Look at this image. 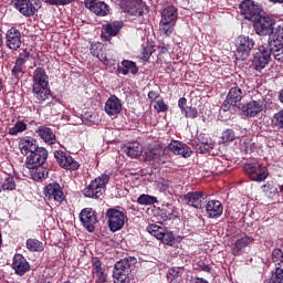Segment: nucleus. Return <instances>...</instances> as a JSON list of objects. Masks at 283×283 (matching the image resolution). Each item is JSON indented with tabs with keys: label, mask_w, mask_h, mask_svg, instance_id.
Listing matches in <instances>:
<instances>
[{
	"label": "nucleus",
	"mask_w": 283,
	"mask_h": 283,
	"mask_svg": "<svg viewBox=\"0 0 283 283\" xmlns=\"http://www.w3.org/2000/svg\"><path fill=\"white\" fill-rule=\"evenodd\" d=\"M269 50L275 61L279 63H283V44H277L276 43H269Z\"/></svg>",
	"instance_id": "obj_39"
},
{
	"label": "nucleus",
	"mask_w": 283,
	"mask_h": 283,
	"mask_svg": "<svg viewBox=\"0 0 283 283\" xmlns=\"http://www.w3.org/2000/svg\"><path fill=\"white\" fill-rule=\"evenodd\" d=\"M156 187L160 193H170L169 188L171 187V180L161 178L156 181Z\"/></svg>",
	"instance_id": "obj_47"
},
{
	"label": "nucleus",
	"mask_w": 283,
	"mask_h": 283,
	"mask_svg": "<svg viewBox=\"0 0 283 283\" xmlns=\"http://www.w3.org/2000/svg\"><path fill=\"white\" fill-rule=\"evenodd\" d=\"M123 29V22L115 21L113 23H107L103 27L102 30V39H105V41H109L112 36H116L118 32Z\"/></svg>",
	"instance_id": "obj_31"
},
{
	"label": "nucleus",
	"mask_w": 283,
	"mask_h": 283,
	"mask_svg": "<svg viewBox=\"0 0 283 283\" xmlns=\"http://www.w3.org/2000/svg\"><path fill=\"white\" fill-rule=\"evenodd\" d=\"M264 283H283V261L275 264V270L272 272V279Z\"/></svg>",
	"instance_id": "obj_40"
},
{
	"label": "nucleus",
	"mask_w": 283,
	"mask_h": 283,
	"mask_svg": "<svg viewBox=\"0 0 283 283\" xmlns=\"http://www.w3.org/2000/svg\"><path fill=\"white\" fill-rule=\"evenodd\" d=\"M155 109L158 112H167L169 109V106H167V104L165 103V101L163 99H158L155 105H154Z\"/></svg>",
	"instance_id": "obj_58"
},
{
	"label": "nucleus",
	"mask_w": 283,
	"mask_h": 283,
	"mask_svg": "<svg viewBox=\"0 0 283 283\" xmlns=\"http://www.w3.org/2000/svg\"><path fill=\"white\" fill-rule=\"evenodd\" d=\"M242 98H244V91L240 86H232L222 104L223 112H229L231 107H235Z\"/></svg>",
	"instance_id": "obj_15"
},
{
	"label": "nucleus",
	"mask_w": 283,
	"mask_h": 283,
	"mask_svg": "<svg viewBox=\"0 0 283 283\" xmlns=\"http://www.w3.org/2000/svg\"><path fill=\"white\" fill-rule=\"evenodd\" d=\"M33 95L36 101L43 103L52 96V91H50V86H33Z\"/></svg>",
	"instance_id": "obj_37"
},
{
	"label": "nucleus",
	"mask_w": 283,
	"mask_h": 283,
	"mask_svg": "<svg viewBox=\"0 0 283 283\" xmlns=\"http://www.w3.org/2000/svg\"><path fill=\"white\" fill-rule=\"evenodd\" d=\"M137 202L139 205H142L143 207H149L151 205H157L158 202V198L157 197H154L151 195H140L138 198H137Z\"/></svg>",
	"instance_id": "obj_44"
},
{
	"label": "nucleus",
	"mask_w": 283,
	"mask_h": 283,
	"mask_svg": "<svg viewBox=\"0 0 283 283\" xmlns=\"http://www.w3.org/2000/svg\"><path fill=\"white\" fill-rule=\"evenodd\" d=\"M161 21L176 23L178 21V9L174 6H168L161 11Z\"/></svg>",
	"instance_id": "obj_38"
},
{
	"label": "nucleus",
	"mask_w": 283,
	"mask_h": 283,
	"mask_svg": "<svg viewBox=\"0 0 283 283\" xmlns=\"http://www.w3.org/2000/svg\"><path fill=\"white\" fill-rule=\"evenodd\" d=\"M271 61V50L269 46L261 45L253 53L252 65L256 72H262Z\"/></svg>",
	"instance_id": "obj_5"
},
{
	"label": "nucleus",
	"mask_w": 283,
	"mask_h": 283,
	"mask_svg": "<svg viewBox=\"0 0 283 283\" xmlns=\"http://www.w3.org/2000/svg\"><path fill=\"white\" fill-rule=\"evenodd\" d=\"M104 111L107 116H118L123 112V102L116 95H111L105 103Z\"/></svg>",
	"instance_id": "obj_18"
},
{
	"label": "nucleus",
	"mask_w": 283,
	"mask_h": 283,
	"mask_svg": "<svg viewBox=\"0 0 283 283\" xmlns=\"http://www.w3.org/2000/svg\"><path fill=\"white\" fill-rule=\"evenodd\" d=\"M198 142V154H210L211 156H216V153L213 151L216 142H213V139L207 137V135H199Z\"/></svg>",
	"instance_id": "obj_22"
},
{
	"label": "nucleus",
	"mask_w": 283,
	"mask_h": 283,
	"mask_svg": "<svg viewBox=\"0 0 283 283\" xmlns=\"http://www.w3.org/2000/svg\"><path fill=\"white\" fill-rule=\"evenodd\" d=\"M147 231H148V233H150V235H153L157 240H163V238H165V232L167 230H165V228L157 226V224H149L147 227Z\"/></svg>",
	"instance_id": "obj_43"
},
{
	"label": "nucleus",
	"mask_w": 283,
	"mask_h": 283,
	"mask_svg": "<svg viewBox=\"0 0 283 283\" xmlns=\"http://www.w3.org/2000/svg\"><path fill=\"white\" fill-rule=\"evenodd\" d=\"M254 30L259 36H271L275 30V19L261 15L254 21Z\"/></svg>",
	"instance_id": "obj_6"
},
{
	"label": "nucleus",
	"mask_w": 283,
	"mask_h": 283,
	"mask_svg": "<svg viewBox=\"0 0 283 283\" xmlns=\"http://www.w3.org/2000/svg\"><path fill=\"white\" fill-rule=\"evenodd\" d=\"M159 25L163 34H165L166 36H170V34L174 33V27L176 25V22H168L165 20H160Z\"/></svg>",
	"instance_id": "obj_48"
},
{
	"label": "nucleus",
	"mask_w": 283,
	"mask_h": 283,
	"mask_svg": "<svg viewBox=\"0 0 283 283\" xmlns=\"http://www.w3.org/2000/svg\"><path fill=\"white\" fill-rule=\"evenodd\" d=\"M178 107L180 108V112H184L187 107V98L186 97H180L178 101Z\"/></svg>",
	"instance_id": "obj_60"
},
{
	"label": "nucleus",
	"mask_w": 283,
	"mask_h": 283,
	"mask_svg": "<svg viewBox=\"0 0 283 283\" xmlns=\"http://www.w3.org/2000/svg\"><path fill=\"white\" fill-rule=\"evenodd\" d=\"M109 182V175H102L94 180L84 189V196L86 198H101L105 187Z\"/></svg>",
	"instance_id": "obj_3"
},
{
	"label": "nucleus",
	"mask_w": 283,
	"mask_h": 283,
	"mask_svg": "<svg viewBox=\"0 0 283 283\" xmlns=\"http://www.w3.org/2000/svg\"><path fill=\"white\" fill-rule=\"evenodd\" d=\"M29 169H31V177L33 178V180L38 182L39 180H43L48 178V172L45 171L44 168L36 167V168H29Z\"/></svg>",
	"instance_id": "obj_46"
},
{
	"label": "nucleus",
	"mask_w": 283,
	"mask_h": 283,
	"mask_svg": "<svg viewBox=\"0 0 283 283\" xmlns=\"http://www.w3.org/2000/svg\"><path fill=\"white\" fill-rule=\"evenodd\" d=\"M105 218L107 219L108 229L112 233L120 231L127 222V211L119 208H108L105 212Z\"/></svg>",
	"instance_id": "obj_2"
},
{
	"label": "nucleus",
	"mask_w": 283,
	"mask_h": 283,
	"mask_svg": "<svg viewBox=\"0 0 283 283\" xmlns=\"http://www.w3.org/2000/svg\"><path fill=\"white\" fill-rule=\"evenodd\" d=\"M120 9L130 17H143L147 10V6L143 0H122Z\"/></svg>",
	"instance_id": "obj_7"
},
{
	"label": "nucleus",
	"mask_w": 283,
	"mask_h": 283,
	"mask_svg": "<svg viewBox=\"0 0 283 283\" xmlns=\"http://www.w3.org/2000/svg\"><path fill=\"white\" fill-rule=\"evenodd\" d=\"M271 3H283V0H269Z\"/></svg>",
	"instance_id": "obj_64"
},
{
	"label": "nucleus",
	"mask_w": 283,
	"mask_h": 283,
	"mask_svg": "<svg viewBox=\"0 0 283 283\" xmlns=\"http://www.w3.org/2000/svg\"><path fill=\"white\" fill-rule=\"evenodd\" d=\"M161 242L164 244H167L168 247H174V244L176 243V237H174V233L166 230L164 232V238L161 239Z\"/></svg>",
	"instance_id": "obj_53"
},
{
	"label": "nucleus",
	"mask_w": 283,
	"mask_h": 283,
	"mask_svg": "<svg viewBox=\"0 0 283 283\" xmlns=\"http://www.w3.org/2000/svg\"><path fill=\"white\" fill-rule=\"evenodd\" d=\"M90 50L92 56H96L104 65H112V57L107 56V53L103 51V43H92Z\"/></svg>",
	"instance_id": "obj_27"
},
{
	"label": "nucleus",
	"mask_w": 283,
	"mask_h": 283,
	"mask_svg": "<svg viewBox=\"0 0 283 283\" xmlns=\"http://www.w3.org/2000/svg\"><path fill=\"white\" fill-rule=\"evenodd\" d=\"M25 129H28V124H25L22 120H18L13 127H11L9 129V135L10 136H17L19 134H23V132H25Z\"/></svg>",
	"instance_id": "obj_45"
},
{
	"label": "nucleus",
	"mask_w": 283,
	"mask_h": 283,
	"mask_svg": "<svg viewBox=\"0 0 283 283\" xmlns=\"http://www.w3.org/2000/svg\"><path fill=\"white\" fill-rule=\"evenodd\" d=\"M39 147L36 139L32 137H24L20 139L19 149L23 156H28V154H33Z\"/></svg>",
	"instance_id": "obj_30"
},
{
	"label": "nucleus",
	"mask_w": 283,
	"mask_h": 283,
	"mask_svg": "<svg viewBox=\"0 0 283 283\" xmlns=\"http://www.w3.org/2000/svg\"><path fill=\"white\" fill-rule=\"evenodd\" d=\"M44 196L49 200H54L55 202H62L65 200L63 188H61V185L56 182L49 184L44 187Z\"/></svg>",
	"instance_id": "obj_17"
},
{
	"label": "nucleus",
	"mask_w": 283,
	"mask_h": 283,
	"mask_svg": "<svg viewBox=\"0 0 283 283\" xmlns=\"http://www.w3.org/2000/svg\"><path fill=\"white\" fill-rule=\"evenodd\" d=\"M154 54V46L151 44L143 45V59L144 61H149V56Z\"/></svg>",
	"instance_id": "obj_54"
},
{
	"label": "nucleus",
	"mask_w": 283,
	"mask_h": 283,
	"mask_svg": "<svg viewBox=\"0 0 283 283\" xmlns=\"http://www.w3.org/2000/svg\"><path fill=\"white\" fill-rule=\"evenodd\" d=\"M35 134L45 143L46 145H55L56 144V135L54 130L48 126H39L35 129Z\"/></svg>",
	"instance_id": "obj_26"
},
{
	"label": "nucleus",
	"mask_w": 283,
	"mask_h": 283,
	"mask_svg": "<svg viewBox=\"0 0 283 283\" xmlns=\"http://www.w3.org/2000/svg\"><path fill=\"white\" fill-rule=\"evenodd\" d=\"M33 86H50V77L43 67L33 71Z\"/></svg>",
	"instance_id": "obj_33"
},
{
	"label": "nucleus",
	"mask_w": 283,
	"mask_h": 283,
	"mask_svg": "<svg viewBox=\"0 0 283 283\" xmlns=\"http://www.w3.org/2000/svg\"><path fill=\"white\" fill-rule=\"evenodd\" d=\"M159 96L158 92L156 91H150L148 92V98L151 103H154V101Z\"/></svg>",
	"instance_id": "obj_61"
},
{
	"label": "nucleus",
	"mask_w": 283,
	"mask_h": 283,
	"mask_svg": "<svg viewBox=\"0 0 283 283\" xmlns=\"http://www.w3.org/2000/svg\"><path fill=\"white\" fill-rule=\"evenodd\" d=\"M27 249L31 253H41L44 249L43 242L39 241V239H28Z\"/></svg>",
	"instance_id": "obj_42"
},
{
	"label": "nucleus",
	"mask_w": 283,
	"mask_h": 283,
	"mask_svg": "<svg viewBox=\"0 0 283 283\" xmlns=\"http://www.w3.org/2000/svg\"><path fill=\"white\" fill-rule=\"evenodd\" d=\"M244 151L245 154H254V151H258V145L255 144V142H244Z\"/></svg>",
	"instance_id": "obj_55"
},
{
	"label": "nucleus",
	"mask_w": 283,
	"mask_h": 283,
	"mask_svg": "<svg viewBox=\"0 0 283 283\" xmlns=\"http://www.w3.org/2000/svg\"><path fill=\"white\" fill-rule=\"evenodd\" d=\"M80 222L88 233H94L98 224V214L92 208H84L80 212Z\"/></svg>",
	"instance_id": "obj_11"
},
{
	"label": "nucleus",
	"mask_w": 283,
	"mask_h": 283,
	"mask_svg": "<svg viewBox=\"0 0 283 283\" xmlns=\"http://www.w3.org/2000/svg\"><path fill=\"white\" fill-rule=\"evenodd\" d=\"M21 31L17 28H11L7 31V45L10 50H19L21 48Z\"/></svg>",
	"instance_id": "obj_28"
},
{
	"label": "nucleus",
	"mask_w": 283,
	"mask_h": 283,
	"mask_svg": "<svg viewBox=\"0 0 283 283\" xmlns=\"http://www.w3.org/2000/svg\"><path fill=\"white\" fill-rule=\"evenodd\" d=\"M138 260L134 256H128L116 262L114 265L113 279L115 283H129V273L134 271V266Z\"/></svg>",
	"instance_id": "obj_1"
},
{
	"label": "nucleus",
	"mask_w": 283,
	"mask_h": 283,
	"mask_svg": "<svg viewBox=\"0 0 283 283\" xmlns=\"http://www.w3.org/2000/svg\"><path fill=\"white\" fill-rule=\"evenodd\" d=\"M181 114L186 116V118H198V108L187 106L186 108H184V111H181Z\"/></svg>",
	"instance_id": "obj_52"
},
{
	"label": "nucleus",
	"mask_w": 283,
	"mask_h": 283,
	"mask_svg": "<svg viewBox=\"0 0 283 283\" xmlns=\"http://www.w3.org/2000/svg\"><path fill=\"white\" fill-rule=\"evenodd\" d=\"M123 149L129 158H138L143 154V146L138 142L126 144Z\"/></svg>",
	"instance_id": "obj_35"
},
{
	"label": "nucleus",
	"mask_w": 283,
	"mask_h": 283,
	"mask_svg": "<svg viewBox=\"0 0 283 283\" xmlns=\"http://www.w3.org/2000/svg\"><path fill=\"white\" fill-rule=\"evenodd\" d=\"M253 48H255V41L252 38L247 35L239 36L237 40V56L245 61V59H249Z\"/></svg>",
	"instance_id": "obj_13"
},
{
	"label": "nucleus",
	"mask_w": 283,
	"mask_h": 283,
	"mask_svg": "<svg viewBox=\"0 0 283 283\" xmlns=\"http://www.w3.org/2000/svg\"><path fill=\"white\" fill-rule=\"evenodd\" d=\"M54 158L56 163H59L60 167H62V169H66L67 171H76V169L81 167L76 159L63 150H54Z\"/></svg>",
	"instance_id": "obj_14"
},
{
	"label": "nucleus",
	"mask_w": 283,
	"mask_h": 283,
	"mask_svg": "<svg viewBox=\"0 0 283 283\" xmlns=\"http://www.w3.org/2000/svg\"><path fill=\"white\" fill-rule=\"evenodd\" d=\"M240 12L248 21H258L262 15V8L253 0H243L239 6Z\"/></svg>",
	"instance_id": "obj_4"
},
{
	"label": "nucleus",
	"mask_w": 283,
	"mask_h": 283,
	"mask_svg": "<svg viewBox=\"0 0 283 283\" xmlns=\"http://www.w3.org/2000/svg\"><path fill=\"white\" fill-rule=\"evenodd\" d=\"M191 283H209V282L205 279L197 277Z\"/></svg>",
	"instance_id": "obj_62"
},
{
	"label": "nucleus",
	"mask_w": 283,
	"mask_h": 283,
	"mask_svg": "<svg viewBox=\"0 0 283 283\" xmlns=\"http://www.w3.org/2000/svg\"><path fill=\"white\" fill-rule=\"evenodd\" d=\"M45 160H48V149L40 147L27 156L25 167L27 169H36V167L45 165Z\"/></svg>",
	"instance_id": "obj_12"
},
{
	"label": "nucleus",
	"mask_w": 283,
	"mask_h": 283,
	"mask_svg": "<svg viewBox=\"0 0 283 283\" xmlns=\"http://www.w3.org/2000/svg\"><path fill=\"white\" fill-rule=\"evenodd\" d=\"M182 275H185V268H170L167 272V280L170 283H182Z\"/></svg>",
	"instance_id": "obj_36"
},
{
	"label": "nucleus",
	"mask_w": 283,
	"mask_h": 283,
	"mask_svg": "<svg viewBox=\"0 0 283 283\" xmlns=\"http://www.w3.org/2000/svg\"><path fill=\"white\" fill-rule=\"evenodd\" d=\"M224 207L220 200H210L206 203V213L208 218L218 219L222 216Z\"/></svg>",
	"instance_id": "obj_25"
},
{
	"label": "nucleus",
	"mask_w": 283,
	"mask_h": 283,
	"mask_svg": "<svg viewBox=\"0 0 283 283\" xmlns=\"http://www.w3.org/2000/svg\"><path fill=\"white\" fill-rule=\"evenodd\" d=\"M221 140L223 144L233 143L235 140V132L233 129H226L222 133Z\"/></svg>",
	"instance_id": "obj_51"
},
{
	"label": "nucleus",
	"mask_w": 283,
	"mask_h": 283,
	"mask_svg": "<svg viewBox=\"0 0 283 283\" xmlns=\"http://www.w3.org/2000/svg\"><path fill=\"white\" fill-rule=\"evenodd\" d=\"M202 271H205L206 273H211V268L209 265H203Z\"/></svg>",
	"instance_id": "obj_63"
},
{
	"label": "nucleus",
	"mask_w": 283,
	"mask_h": 283,
	"mask_svg": "<svg viewBox=\"0 0 283 283\" xmlns=\"http://www.w3.org/2000/svg\"><path fill=\"white\" fill-rule=\"evenodd\" d=\"M117 74H123V76H127V74H138V66L136 62L129 60H123L122 66H118L116 70Z\"/></svg>",
	"instance_id": "obj_34"
},
{
	"label": "nucleus",
	"mask_w": 283,
	"mask_h": 283,
	"mask_svg": "<svg viewBox=\"0 0 283 283\" xmlns=\"http://www.w3.org/2000/svg\"><path fill=\"white\" fill-rule=\"evenodd\" d=\"M274 120L276 123V127L283 129V109L274 114Z\"/></svg>",
	"instance_id": "obj_59"
},
{
	"label": "nucleus",
	"mask_w": 283,
	"mask_h": 283,
	"mask_svg": "<svg viewBox=\"0 0 283 283\" xmlns=\"http://www.w3.org/2000/svg\"><path fill=\"white\" fill-rule=\"evenodd\" d=\"M93 279L95 283H109L103 263L97 258L93 259Z\"/></svg>",
	"instance_id": "obj_24"
},
{
	"label": "nucleus",
	"mask_w": 283,
	"mask_h": 283,
	"mask_svg": "<svg viewBox=\"0 0 283 283\" xmlns=\"http://www.w3.org/2000/svg\"><path fill=\"white\" fill-rule=\"evenodd\" d=\"M14 189H17V181L14 180V177L7 176L4 179H2L0 184V192L14 191Z\"/></svg>",
	"instance_id": "obj_41"
},
{
	"label": "nucleus",
	"mask_w": 283,
	"mask_h": 283,
	"mask_svg": "<svg viewBox=\"0 0 283 283\" xmlns=\"http://www.w3.org/2000/svg\"><path fill=\"white\" fill-rule=\"evenodd\" d=\"M11 3L17 8L23 17H34L38 10H41V0H11Z\"/></svg>",
	"instance_id": "obj_10"
},
{
	"label": "nucleus",
	"mask_w": 283,
	"mask_h": 283,
	"mask_svg": "<svg viewBox=\"0 0 283 283\" xmlns=\"http://www.w3.org/2000/svg\"><path fill=\"white\" fill-rule=\"evenodd\" d=\"M146 160L153 165H165V151L160 146H155L145 153Z\"/></svg>",
	"instance_id": "obj_20"
},
{
	"label": "nucleus",
	"mask_w": 283,
	"mask_h": 283,
	"mask_svg": "<svg viewBox=\"0 0 283 283\" xmlns=\"http://www.w3.org/2000/svg\"><path fill=\"white\" fill-rule=\"evenodd\" d=\"M28 59H29L28 53H20L18 59L15 60V64L11 71V75L13 76V78H17V81H19V78H22L24 74L23 67H25V63H28Z\"/></svg>",
	"instance_id": "obj_29"
},
{
	"label": "nucleus",
	"mask_w": 283,
	"mask_h": 283,
	"mask_svg": "<svg viewBox=\"0 0 283 283\" xmlns=\"http://www.w3.org/2000/svg\"><path fill=\"white\" fill-rule=\"evenodd\" d=\"M266 103H264V98L252 99L241 106V114L247 116V118H255L258 114L264 112L266 109Z\"/></svg>",
	"instance_id": "obj_9"
},
{
	"label": "nucleus",
	"mask_w": 283,
	"mask_h": 283,
	"mask_svg": "<svg viewBox=\"0 0 283 283\" xmlns=\"http://www.w3.org/2000/svg\"><path fill=\"white\" fill-rule=\"evenodd\" d=\"M255 239H253V237H249V235H244L240 239H238L231 249V253L232 255H242V251H244V249H247V247H249L250 244H253Z\"/></svg>",
	"instance_id": "obj_32"
},
{
	"label": "nucleus",
	"mask_w": 283,
	"mask_h": 283,
	"mask_svg": "<svg viewBox=\"0 0 283 283\" xmlns=\"http://www.w3.org/2000/svg\"><path fill=\"white\" fill-rule=\"evenodd\" d=\"M263 191H264L270 198H273V196H277V187L275 186V184H273V181H268V182L263 186Z\"/></svg>",
	"instance_id": "obj_50"
},
{
	"label": "nucleus",
	"mask_w": 283,
	"mask_h": 283,
	"mask_svg": "<svg viewBox=\"0 0 283 283\" xmlns=\"http://www.w3.org/2000/svg\"><path fill=\"white\" fill-rule=\"evenodd\" d=\"M244 172L255 182H262L269 178V172H266V167H262L259 163H248L244 164Z\"/></svg>",
	"instance_id": "obj_8"
},
{
	"label": "nucleus",
	"mask_w": 283,
	"mask_h": 283,
	"mask_svg": "<svg viewBox=\"0 0 283 283\" xmlns=\"http://www.w3.org/2000/svg\"><path fill=\"white\" fill-rule=\"evenodd\" d=\"M272 261L274 264H280V262H283V252L280 249H274L272 251Z\"/></svg>",
	"instance_id": "obj_56"
},
{
	"label": "nucleus",
	"mask_w": 283,
	"mask_h": 283,
	"mask_svg": "<svg viewBox=\"0 0 283 283\" xmlns=\"http://www.w3.org/2000/svg\"><path fill=\"white\" fill-rule=\"evenodd\" d=\"M168 151H172V154H176L177 156H182V158H189L191 156V148L187 146V144H182L178 140H172L167 146Z\"/></svg>",
	"instance_id": "obj_23"
},
{
	"label": "nucleus",
	"mask_w": 283,
	"mask_h": 283,
	"mask_svg": "<svg viewBox=\"0 0 283 283\" xmlns=\"http://www.w3.org/2000/svg\"><path fill=\"white\" fill-rule=\"evenodd\" d=\"M205 200V192L193 191L184 196L185 205L193 207L195 209H202V201Z\"/></svg>",
	"instance_id": "obj_21"
},
{
	"label": "nucleus",
	"mask_w": 283,
	"mask_h": 283,
	"mask_svg": "<svg viewBox=\"0 0 283 283\" xmlns=\"http://www.w3.org/2000/svg\"><path fill=\"white\" fill-rule=\"evenodd\" d=\"M269 43L283 45V24H280L274 29V38Z\"/></svg>",
	"instance_id": "obj_49"
},
{
	"label": "nucleus",
	"mask_w": 283,
	"mask_h": 283,
	"mask_svg": "<svg viewBox=\"0 0 283 283\" xmlns=\"http://www.w3.org/2000/svg\"><path fill=\"white\" fill-rule=\"evenodd\" d=\"M48 6H69L72 0H44Z\"/></svg>",
	"instance_id": "obj_57"
},
{
	"label": "nucleus",
	"mask_w": 283,
	"mask_h": 283,
	"mask_svg": "<svg viewBox=\"0 0 283 283\" xmlns=\"http://www.w3.org/2000/svg\"><path fill=\"white\" fill-rule=\"evenodd\" d=\"M84 6L97 17H107L109 14V6L98 0H84Z\"/></svg>",
	"instance_id": "obj_16"
},
{
	"label": "nucleus",
	"mask_w": 283,
	"mask_h": 283,
	"mask_svg": "<svg viewBox=\"0 0 283 283\" xmlns=\"http://www.w3.org/2000/svg\"><path fill=\"white\" fill-rule=\"evenodd\" d=\"M12 269L15 275L23 277L25 273L30 272V262L22 254H15L13 256Z\"/></svg>",
	"instance_id": "obj_19"
}]
</instances>
